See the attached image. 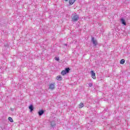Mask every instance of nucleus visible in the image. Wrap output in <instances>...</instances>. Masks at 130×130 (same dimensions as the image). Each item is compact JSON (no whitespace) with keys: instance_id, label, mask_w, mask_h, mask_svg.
Masks as SVG:
<instances>
[{"instance_id":"9d476101","label":"nucleus","mask_w":130,"mask_h":130,"mask_svg":"<svg viewBox=\"0 0 130 130\" xmlns=\"http://www.w3.org/2000/svg\"><path fill=\"white\" fill-rule=\"evenodd\" d=\"M76 2V0H70L69 1V4L70 5H74V3Z\"/></svg>"},{"instance_id":"f03ea898","label":"nucleus","mask_w":130,"mask_h":130,"mask_svg":"<svg viewBox=\"0 0 130 130\" xmlns=\"http://www.w3.org/2000/svg\"><path fill=\"white\" fill-rule=\"evenodd\" d=\"M80 19V16H79V15H75L72 17V22H77Z\"/></svg>"},{"instance_id":"9b49d317","label":"nucleus","mask_w":130,"mask_h":130,"mask_svg":"<svg viewBox=\"0 0 130 130\" xmlns=\"http://www.w3.org/2000/svg\"><path fill=\"white\" fill-rule=\"evenodd\" d=\"M70 68H67L64 71L66 72V74H68V73H70Z\"/></svg>"},{"instance_id":"6e6552de","label":"nucleus","mask_w":130,"mask_h":130,"mask_svg":"<svg viewBox=\"0 0 130 130\" xmlns=\"http://www.w3.org/2000/svg\"><path fill=\"white\" fill-rule=\"evenodd\" d=\"M28 108L30 110V112H32V111H33V110H34V107H33V105H30L28 107Z\"/></svg>"},{"instance_id":"dca6fc26","label":"nucleus","mask_w":130,"mask_h":130,"mask_svg":"<svg viewBox=\"0 0 130 130\" xmlns=\"http://www.w3.org/2000/svg\"><path fill=\"white\" fill-rule=\"evenodd\" d=\"M55 60H57V61H58V60H59V58L55 57Z\"/></svg>"},{"instance_id":"a211bd4d","label":"nucleus","mask_w":130,"mask_h":130,"mask_svg":"<svg viewBox=\"0 0 130 130\" xmlns=\"http://www.w3.org/2000/svg\"><path fill=\"white\" fill-rule=\"evenodd\" d=\"M64 45H65V46H68V44H64Z\"/></svg>"},{"instance_id":"f3484780","label":"nucleus","mask_w":130,"mask_h":130,"mask_svg":"<svg viewBox=\"0 0 130 130\" xmlns=\"http://www.w3.org/2000/svg\"><path fill=\"white\" fill-rule=\"evenodd\" d=\"M89 87H92V86H93V83H89Z\"/></svg>"},{"instance_id":"6ab92c4d","label":"nucleus","mask_w":130,"mask_h":130,"mask_svg":"<svg viewBox=\"0 0 130 130\" xmlns=\"http://www.w3.org/2000/svg\"><path fill=\"white\" fill-rule=\"evenodd\" d=\"M14 110V109H11V111H13Z\"/></svg>"},{"instance_id":"f257e3e1","label":"nucleus","mask_w":130,"mask_h":130,"mask_svg":"<svg viewBox=\"0 0 130 130\" xmlns=\"http://www.w3.org/2000/svg\"><path fill=\"white\" fill-rule=\"evenodd\" d=\"M91 42L92 43L93 47L98 45V42H97V40H95V38L94 37L91 38Z\"/></svg>"},{"instance_id":"ddd939ff","label":"nucleus","mask_w":130,"mask_h":130,"mask_svg":"<svg viewBox=\"0 0 130 130\" xmlns=\"http://www.w3.org/2000/svg\"><path fill=\"white\" fill-rule=\"evenodd\" d=\"M61 75L62 76H64L65 75H67V73L66 72V71L64 70L62 71V72H61Z\"/></svg>"},{"instance_id":"423d86ee","label":"nucleus","mask_w":130,"mask_h":130,"mask_svg":"<svg viewBox=\"0 0 130 130\" xmlns=\"http://www.w3.org/2000/svg\"><path fill=\"white\" fill-rule=\"evenodd\" d=\"M44 114V111L43 110H41L38 112V114L39 116H41L42 115H43Z\"/></svg>"},{"instance_id":"f8f14e48","label":"nucleus","mask_w":130,"mask_h":130,"mask_svg":"<svg viewBox=\"0 0 130 130\" xmlns=\"http://www.w3.org/2000/svg\"><path fill=\"white\" fill-rule=\"evenodd\" d=\"M125 62V60L124 59H122L120 61V64H124V63Z\"/></svg>"},{"instance_id":"4468645a","label":"nucleus","mask_w":130,"mask_h":130,"mask_svg":"<svg viewBox=\"0 0 130 130\" xmlns=\"http://www.w3.org/2000/svg\"><path fill=\"white\" fill-rule=\"evenodd\" d=\"M8 120L9 121H10V122H14V120H13V118H12L11 117H8Z\"/></svg>"},{"instance_id":"0eeeda50","label":"nucleus","mask_w":130,"mask_h":130,"mask_svg":"<svg viewBox=\"0 0 130 130\" xmlns=\"http://www.w3.org/2000/svg\"><path fill=\"white\" fill-rule=\"evenodd\" d=\"M121 23L123 24L125 26L126 25V22H125V20L123 18H121L120 19Z\"/></svg>"},{"instance_id":"2eb2a0df","label":"nucleus","mask_w":130,"mask_h":130,"mask_svg":"<svg viewBox=\"0 0 130 130\" xmlns=\"http://www.w3.org/2000/svg\"><path fill=\"white\" fill-rule=\"evenodd\" d=\"M79 106L81 108H82V107H84V104L83 103H81L79 104Z\"/></svg>"},{"instance_id":"1a4fd4ad","label":"nucleus","mask_w":130,"mask_h":130,"mask_svg":"<svg viewBox=\"0 0 130 130\" xmlns=\"http://www.w3.org/2000/svg\"><path fill=\"white\" fill-rule=\"evenodd\" d=\"M56 80L58 81H61L62 80V77H61V76L59 75L57 76Z\"/></svg>"},{"instance_id":"7ed1b4c3","label":"nucleus","mask_w":130,"mask_h":130,"mask_svg":"<svg viewBox=\"0 0 130 130\" xmlns=\"http://www.w3.org/2000/svg\"><path fill=\"white\" fill-rule=\"evenodd\" d=\"M50 125L52 128H54L56 126V122L55 121H52L50 122Z\"/></svg>"},{"instance_id":"39448f33","label":"nucleus","mask_w":130,"mask_h":130,"mask_svg":"<svg viewBox=\"0 0 130 130\" xmlns=\"http://www.w3.org/2000/svg\"><path fill=\"white\" fill-rule=\"evenodd\" d=\"M90 74L91 75V77L92 78V79L95 80V79H96V74L94 73V71H91L90 72Z\"/></svg>"},{"instance_id":"aec40b11","label":"nucleus","mask_w":130,"mask_h":130,"mask_svg":"<svg viewBox=\"0 0 130 130\" xmlns=\"http://www.w3.org/2000/svg\"><path fill=\"white\" fill-rule=\"evenodd\" d=\"M68 0H65V2H68Z\"/></svg>"},{"instance_id":"20e7f679","label":"nucleus","mask_w":130,"mask_h":130,"mask_svg":"<svg viewBox=\"0 0 130 130\" xmlns=\"http://www.w3.org/2000/svg\"><path fill=\"white\" fill-rule=\"evenodd\" d=\"M55 86L54 83H51L49 86V89L50 90H54Z\"/></svg>"}]
</instances>
